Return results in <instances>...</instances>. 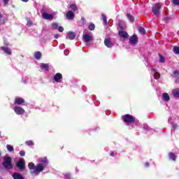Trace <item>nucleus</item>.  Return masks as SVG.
I'll list each match as a JSON object with an SVG mask.
<instances>
[{
	"mask_svg": "<svg viewBox=\"0 0 179 179\" xmlns=\"http://www.w3.org/2000/svg\"><path fill=\"white\" fill-rule=\"evenodd\" d=\"M70 8L73 10V12H76V10H78V6L76 4H71Z\"/></svg>",
	"mask_w": 179,
	"mask_h": 179,
	"instance_id": "aec40b11",
	"label": "nucleus"
},
{
	"mask_svg": "<svg viewBox=\"0 0 179 179\" xmlns=\"http://www.w3.org/2000/svg\"><path fill=\"white\" fill-rule=\"evenodd\" d=\"M173 52L176 54H179V48L178 46H174L173 47Z\"/></svg>",
	"mask_w": 179,
	"mask_h": 179,
	"instance_id": "b1692460",
	"label": "nucleus"
},
{
	"mask_svg": "<svg viewBox=\"0 0 179 179\" xmlns=\"http://www.w3.org/2000/svg\"><path fill=\"white\" fill-rule=\"evenodd\" d=\"M81 20L83 23H85V22H86V19H85V17H82Z\"/></svg>",
	"mask_w": 179,
	"mask_h": 179,
	"instance_id": "ea45409f",
	"label": "nucleus"
},
{
	"mask_svg": "<svg viewBox=\"0 0 179 179\" xmlns=\"http://www.w3.org/2000/svg\"><path fill=\"white\" fill-rule=\"evenodd\" d=\"M23 2H27L29 0H22Z\"/></svg>",
	"mask_w": 179,
	"mask_h": 179,
	"instance_id": "79ce46f5",
	"label": "nucleus"
},
{
	"mask_svg": "<svg viewBox=\"0 0 179 179\" xmlns=\"http://www.w3.org/2000/svg\"><path fill=\"white\" fill-rule=\"evenodd\" d=\"M162 99L165 101H169L170 100V96H169V94H167V93H164L162 94Z\"/></svg>",
	"mask_w": 179,
	"mask_h": 179,
	"instance_id": "6ab92c4d",
	"label": "nucleus"
},
{
	"mask_svg": "<svg viewBox=\"0 0 179 179\" xmlns=\"http://www.w3.org/2000/svg\"><path fill=\"white\" fill-rule=\"evenodd\" d=\"M54 79L55 82H59V80L62 79V74L59 73H56L55 76H54Z\"/></svg>",
	"mask_w": 179,
	"mask_h": 179,
	"instance_id": "2eb2a0df",
	"label": "nucleus"
},
{
	"mask_svg": "<svg viewBox=\"0 0 179 179\" xmlns=\"http://www.w3.org/2000/svg\"><path fill=\"white\" fill-rule=\"evenodd\" d=\"M13 178L14 179H24V178L23 177V176L20 175V173H15L13 175Z\"/></svg>",
	"mask_w": 179,
	"mask_h": 179,
	"instance_id": "f3484780",
	"label": "nucleus"
},
{
	"mask_svg": "<svg viewBox=\"0 0 179 179\" xmlns=\"http://www.w3.org/2000/svg\"><path fill=\"white\" fill-rule=\"evenodd\" d=\"M118 26L119 27H120V29H124V27L122 26H124V22L122 21H120L119 23H118Z\"/></svg>",
	"mask_w": 179,
	"mask_h": 179,
	"instance_id": "2f4dec72",
	"label": "nucleus"
},
{
	"mask_svg": "<svg viewBox=\"0 0 179 179\" xmlns=\"http://www.w3.org/2000/svg\"><path fill=\"white\" fill-rule=\"evenodd\" d=\"M102 20L105 23V24H107V17L104 14L102 15Z\"/></svg>",
	"mask_w": 179,
	"mask_h": 179,
	"instance_id": "cd10ccee",
	"label": "nucleus"
},
{
	"mask_svg": "<svg viewBox=\"0 0 179 179\" xmlns=\"http://www.w3.org/2000/svg\"><path fill=\"white\" fill-rule=\"evenodd\" d=\"M3 166L8 170L13 169V165L12 164V158H10V157H5Z\"/></svg>",
	"mask_w": 179,
	"mask_h": 179,
	"instance_id": "f03ea898",
	"label": "nucleus"
},
{
	"mask_svg": "<svg viewBox=\"0 0 179 179\" xmlns=\"http://www.w3.org/2000/svg\"><path fill=\"white\" fill-rule=\"evenodd\" d=\"M169 157L171 160H176V155L171 152L169 153Z\"/></svg>",
	"mask_w": 179,
	"mask_h": 179,
	"instance_id": "c756f323",
	"label": "nucleus"
},
{
	"mask_svg": "<svg viewBox=\"0 0 179 179\" xmlns=\"http://www.w3.org/2000/svg\"><path fill=\"white\" fill-rule=\"evenodd\" d=\"M110 156H114V152H111Z\"/></svg>",
	"mask_w": 179,
	"mask_h": 179,
	"instance_id": "37998d69",
	"label": "nucleus"
},
{
	"mask_svg": "<svg viewBox=\"0 0 179 179\" xmlns=\"http://www.w3.org/2000/svg\"><path fill=\"white\" fill-rule=\"evenodd\" d=\"M154 78L155 79H159V78H160V74H159V73H155L154 74Z\"/></svg>",
	"mask_w": 179,
	"mask_h": 179,
	"instance_id": "72a5a7b5",
	"label": "nucleus"
},
{
	"mask_svg": "<svg viewBox=\"0 0 179 179\" xmlns=\"http://www.w3.org/2000/svg\"><path fill=\"white\" fill-rule=\"evenodd\" d=\"M17 166L20 170H23L24 169V162L23 160H20L17 163Z\"/></svg>",
	"mask_w": 179,
	"mask_h": 179,
	"instance_id": "f8f14e48",
	"label": "nucleus"
},
{
	"mask_svg": "<svg viewBox=\"0 0 179 179\" xmlns=\"http://www.w3.org/2000/svg\"><path fill=\"white\" fill-rule=\"evenodd\" d=\"M66 16V18L69 19V20H72L75 17V13H73V12L69 10L67 12Z\"/></svg>",
	"mask_w": 179,
	"mask_h": 179,
	"instance_id": "9d476101",
	"label": "nucleus"
},
{
	"mask_svg": "<svg viewBox=\"0 0 179 179\" xmlns=\"http://www.w3.org/2000/svg\"><path fill=\"white\" fill-rule=\"evenodd\" d=\"M173 5H179V0H173Z\"/></svg>",
	"mask_w": 179,
	"mask_h": 179,
	"instance_id": "e433bc0d",
	"label": "nucleus"
},
{
	"mask_svg": "<svg viewBox=\"0 0 179 179\" xmlns=\"http://www.w3.org/2000/svg\"><path fill=\"white\" fill-rule=\"evenodd\" d=\"M104 44L108 48H111V47H113V43H111V39L110 38H106L104 40Z\"/></svg>",
	"mask_w": 179,
	"mask_h": 179,
	"instance_id": "9b49d317",
	"label": "nucleus"
},
{
	"mask_svg": "<svg viewBox=\"0 0 179 179\" xmlns=\"http://www.w3.org/2000/svg\"><path fill=\"white\" fill-rule=\"evenodd\" d=\"M42 17L45 20H52V19H54V16L52 15V14H49L46 13H43Z\"/></svg>",
	"mask_w": 179,
	"mask_h": 179,
	"instance_id": "0eeeda50",
	"label": "nucleus"
},
{
	"mask_svg": "<svg viewBox=\"0 0 179 179\" xmlns=\"http://www.w3.org/2000/svg\"><path fill=\"white\" fill-rule=\"evenodd\" d=\"M76 36V34H75L74 32L69 31L67 33V38H69V40H73V38H75Z\"/></svg>",
	"mask_w": 179,
	"mask_h": 179,
	"instance_id": "ddd939ff",
	"label": "nucleus"
},
{
	"mask_svg": "<svg viewBox=\"0 0 179 179\" xmlns=\"http://www.w3.org/2000/svg\"><path fill=\"white\" fill-rule=\"evenodd\" d=\"M138 31L140 33H141V34H145V29L143 27H140L138 29Z\"/></svg>",
	"mask_w": 179,
	"mask_h": 179,
	"instance_id": "c85d7f7f",
	"label": "nucleus"
},
{
	"mask_svg": "<svg viewBox=\"0 0 179 179\" xmlns=\"http://www.w3.org/2000/svg\"><path fill=\"white\" fill-rule=\"evenodd\" d=\"M173 97H179V88L175 89L172 91Z\"/></svg>",
	"mask_w": 179,
	"mask_h": 179,
	"instance_id": "a211bd4d",
	"label": "nucleus"
},
{
	"mask_svg": "<svg viewBox=\"0 0 179 179\" xmlns=\"http://www.w3.org/2000/svg\"><path fill=\"white\" fill-rule=\"evenodd\" d=\"M20 156H24V155H25L24 151L20 152Z\"/></svg>",
	"mask_w": 179,
	"mask_h": 179,
	"instance_id": "4c0bfd02",
	"label": "nucleus"
},
{
	"mask_svg": "<svg viewBox=\"0 0 179 179\" xmlns=\"http://www.w3.org/2000/svg\"><path fill=\"white\" fill-rule=\"evenodd\" d=\"M1 48L8 55H12V52L10 51V49H9V48L1 47Z\"/></svg>",
	"mask_w": 179,
	"mask_h": 179,
	"instance_id": "dca6fc26",
	"label": "nucleus"
},
{
	"mask_svg": "<svg viewBox=\"0 0 179 179\" xmlns=\"http://www.w3.org/2000/svg\"><path fill=\"white\" fill-rule=\"evenodd\" d=\"M173 76H174V78H178V76H179V72L178 71H174L173 72Z\"/></svg>",
	"mask_w": 179,
	"mask_h": 179,
	"instance_id": "f704fd0d",
	"label": "nucleus"
},
{
	"mask_svg": "<svg viewBox=\"0 0 179 179\" xmlns=\"http://www.w3.org/2000/svg\"><path fill=\"white\" fill-rule=\"evenodd\" d=\"M58 37H59V34H56V35L55 36V38H58Z\"/></svg>",
	"mask_w": 179,
	"mask_h": 179,
	"instance_id": "a19ab883",
	"label": "nucleus"
},
{
	"mask_svg": "<svg viewBox=\"0 0 179 179\" xmlns=\"http://www.w3.org/2000/svg\"><path fill=\"white\" fill-rule=\"evenodd\" d=\"M7 149L9 152H13V150H14L13 146L10 145H7Z\"/></svg>",
	"mask_w": 179,
	"mask_h": 179,
	"instance_id": "393cba45",
	"label": "nucleus"
},
{
	"mask_svg": "<svg viewBox=\"0 0 179 179\" xmlns=\"http://www.w3.org/2000/svg\"><path fill=\"white\" fill-rule=\"evenodd\" d=\"M162 6H163L162 3H156L152 6V12L154 15H157L160 13V9H162Z\"/></svg>",
	"mask_w": 179,
	"mask_h": 179,
	"instance_id": "20e7f679",
	"label": "nucleus"
},
{
	"mask_svg": "<svg viewBox=\"0 0 179 179\" xmlns=\"http://www.w3.org/2000/svg\"><path fill=\"white\" fill-rule=\"evenodd\" d=\"M159 62H164V57L162 55H159Z\"/></svg>",
	"mask_w": 179,
	"mask_h": 179,
	"instance_id": "473e14b6",
	"label": "nucleus"
},
{
	"mask_svg": "<svg viewBox=\"0 0 179 179\" xmlns=\"http://www.w3.org/2000/svg\"><path fill=\"white\" fill-rule=\"evenodd\" d=\"M127 18L131 22H134L135 20V18H134V17L132 15H131V14H127Z\"/></svg>",
	"mask_w": 179,
	"mask_h": 179,
	"instance_id": "5701e85b",
	"label": "nucleus"
},
{
	"mask_svg": "<svg viewBox=\"0 0 179 179\" xmlns=\"http://www.w3.org/2000/svg\"><path fill=\"white\" fill-rule=\"evenodd\" d=\"M26 143L28 145V146H33V145H34V143L31 141H26Z\"/></svg>",
	"mask_w": 179,
	"mask_h": 179,
	"instance_id": "7c9ffc66",
	"label": "nucleus"
},
{
	"mask_svg": "<svg viewBox=\"0 0 179 179\" xmlns=\"http://www.w3.org/2000/svg\"><path fill=\"white\" fill-rule=\"evenodd\" d=\"M23 103H24V99L23 98H20L19 96L15 97V104H18L19 106H22Z\"/></svg>",
	"mask_w": 179,
	"mask_h": 179,
	"instance_id": "1a4fd4ad",
	"label": "nucleus"
},
{
	"mask_svg": "<svg viewBox=\"0 0 179 179\" xmlns=\"http://www.w3.org/2000/svg\"><path fill=\"white\" fill-rule=\"evenodd\" d=\"M52 28L53 29V30H57V29H58V24L52 23Z\"/></svg>",
	"mask_w": 179,
	"mask_h": 179,
	"instance_id": "a878e982",
	"label": "nucleus"
},
{
	"mask_svg": "<svg viewBox=\"0 0 179 179\" xmlns=\"http://www.w3.org/2000/svg\"><path fill=\"white\" fill-rule=\"evenodd\" d=\"M95 26H94V24H90V25H89V27H88V29H89V30H94V29H95Z\"/></svg>",
	"mask_w": 179,
	"mask_h": 179,
	"instance_id": "bb28decb",
	"label": "nucleus"
},
{
	"mask_svg": "<svg viewBox=\"0 0 179 179\" xmlns=\"http://www.w3.org/2000/svg\"><path fill=\"white\" fill-rule=\"evenodd\" d=\"M34 57L36 59H40V58H41V52H35Z\"/></svg>",
	"mask_w": 179,
	"mask_h": 179,
	"instance_id": "412c9836",
	"label": "nucleus"
},
{
	"mask_svg": "<svg viewBox=\"0 0 179 179\" xmlns=\"http://www.w3.org/2000/svg\"><path fill=\"white\" fill-rule=\"evenodd\" d=\"M83 38L85 43H89V41H92V40H93V36L89 34H84Z\"/></svg>",
	"mask_w": 179,
	"mask_h": 179,
	"instance_id": "423d86ee",
	"label": "nucleus"
},
{
	"mask_svg": "<svg viewBox=\"0 0 179 179\" xmlns=\"http://www.w3.org/2000/svg\"><path fill=\"white\" fill-rule=\"evenodd\" d=\"M122 119L127 124H132V122H135V117L131 115H124L122 117Z\"/></svg>",
	"mask_w": 179,
	"mask_h": 179,
	"instance_id": "7ed1b4c3",
	"label": "nucleus"
},
{
	"mask_svg": "<svg viewBox=\"0 0 179 179\" xmlns=\"http://www.w3.org/2000/svg\"><path fill=\"white\" fill-rule=\"evenodd\" d=\"M58 30L59 31H60V33H62V31H64V27H58Z\"/></svg>",
	"mask_w": 179,
	"mask_h": 179,
	"instance_id": "c9c22d12",
	"label": "nucleus"
},
{
	"mask_svg": "<svg viewBox=\"0 0 179 179\" xmlns=\"http://www.w3.org/2000/svg\"><path fill=\"white\" fill-rule=\"evenodd\" d=\"M129 42L132 45H135V44L138 43V36L136 35H133L130 37Z\"/></svg>",
	"mask_w": 179,
	"mask_h": 179,
	"instance_id": "6e6552de",
	"label": "nucleus"
},
{
	"mask_svg": "<svg viewBox=\"0 0 179 179\" xmlns=\"http://www.w3.org/2000/svg\"><path fill=\"white\" fill-rule=\"evenodd\" d=\"M13 110L15 113L17 114V115H23V114H24V109L22 107L15 106Z\"/></svg>",
	"mask_w": 179,
	"mask_h": 179,
	"instance_id": "39448f33",
	"label": "nucleus"
},
{
	"mask_svg": "<svg viewBox=\"0 0 179 179\" xmlns=\"http://www.w3.org/2000/svg\"><path fill=\"white\" fill-rule=\"evenodd\" d=\"M41 68H42V69H46V71H48V64H41Z\"/></svg>",
	"mask_w": 179,
	"mask_h": 179,
	"instance_id": "4be33fe9",
	"label": "nucleus"
},
{
	"mask_svg": "<svg viewBox=\"0 0 179 179\" xmlns=\"http://www.w3.org/2000/svg\"><path fill=\"white\" fill-rule=\"evenodd\" d=\"M0 19H2V14L0 13Z\"/></svg>",
	"mask_w": 179,
	"mask_h": 179,
	"instance_id": "c03bdc74",
	"label": "nucleus"
},
{
	"mask_svg": "<svg viewBox=\"0 0 179 179\" xmlns=\"http://www.w3.org/2000/svg\"><path fill=\"white\" fill-rule=\"evenodd\" d=\"M28 167L29 170H32L31 173H33L34 174H36V176H38V174H40V173H41V171L44 170V167L45 166L43 165V164H39L37 165V166H34V163L30 162L28 164Z\"/></svg>",
	"mask_w": 179,
	"mask_h": 179,
	"instance_id": "f257e3e1",
	"label": "nucleus"
},
{
	"mask_svg": "<svg viewBox=\"0 0 179 179\" xmlns=\"http://www.w3.org/2000/svg\"><path fill=\"white\" fill-rule=\"evenodd\" d=\"M119 36L120 37H122V38H128V33L125 31H120Z\"/></svg>",
	"mask_w": 179,
	"mask_h": 179,
	"instance_id": "4468645a",
	"label": "nucleus"
},
{
	"mask_svg": "<svg viewBox=\"0 0 179 179\" xmlns=\"http://www.w3.org/2000/svg\"><path fill=\"white\" fill-rule=\"evenodd\" d=\"M4 2V5H8V2H9V0H3Z\"/></svg>",
	"mask_w": 179,
	"mask_h": 179,
	"instance_id": "58836bf2",
	"label": "nucleus"
}]
</instances>
